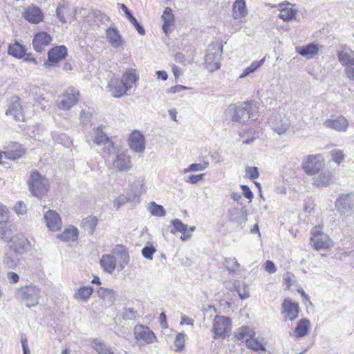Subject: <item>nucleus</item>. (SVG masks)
I'll return each mask as SVG.
<instances>
[{
  "mask_svg": "<svg viewBox=\"0 0 354 354\" xmlns=\"http://www.w3.org/2000/svg\"><path fill=\"white\" fill-rule=\"evenodd\" d=\"M97 294L102 300V305L105 308L111 306L116 300V294L112 289L100 287L97 290Z\"/></svg>",
  "mask_w": 354,
  "mask_h": 354,
  "instance_id": "obj_25",
  "label": "nucleus"
},
{
  "mask_svg": "<svg viewBox=\"0 0 354 354\" xmlns=\"http://www.w3.org/2000/svg\"><path fill=\"white\" fill-rule=\"evenodd\" d=\"M268 124L274 132L282 135L289 129L290 121L286 115L276 114L269 119Z\"/></svg>",
  "mask_w": 354,
  "mask_h": 354,
  "instance_id": "obj_10",
  "label": "nucleus"
},
{
  "mask_svg": "<svg viewBox=\"0 0 354 354\" xmlns=\"http://www.w3.org/2000/svg\"><path fill=\"white\" fill-rule=\"evenodd\" d=\"M41 297V290L35 285L21 287L17 292V298L28 308L37 306Z\"/></svg>",
  "mask_w": 354,
  "mask_h": 354,
  "instance_id": "obj_2",
  "label": "nucleus"
},
{
  "mask_svg": "<svg viewBox=\"0 0 354 354\" xmlns=\"http://www.w3.org/2000/svg\"><path fill=\"white\" fill-rule=\"evenodd\" d=\"M8 53L16 58H21L26 54V48L19 43L15 42L14 44L9 46Z\"/></svg>",
  "mask_w": 354,
  "mask_h": 354,
  "instance_id": "obj_46",
  "label": "nucleus"
},
{
  "mask_svg": "<svg viewBox=\"0 0 354 354\" xmlns=\"http://www.w3.org/2000/svg\"><path fill=\"white\" fill-rule=\"evenodd\" d=\"M91 113L88 110H82L80 113V120L84 124H87L91 119Z\"/></svg>",
  "mask_w": 354,
  "mask_h": 354,
  "instance_id": "obj_63",
  "label": "nucleus"
},
{
  "mask_svg": "<svg viewBox=\"0 0 354 354\" xmlns=\"http://www.w3.org/2000/svg\"><path fill=\"white\" fill-rule=\"evenodd\" d=\"M212 332L214 333L213 337L225 338L230 335L232 324L230 318L225 316L216 315L212 322Z\"/></svg>",
  "mask_w": 354,
  "mask_h": 354,
  "instance_id": "obj_5",
  "label": "nucleus"
},
{
  "mask_svg": "<svg viewBox=\"0 0 354 354\" xmlns=\"http://www.w3.org/2000/svg\"><path fill=\"white\" fill-rule=\"evenodd\" d=\"M279 11L278 17L284 21H291L297 15V10L290 7L289 3L286 5L279 4Z\"/></svg>",
  "mask_w": 354,
  "mask_h": 354,
  "instance_id": "obj_35",
  "label": "nucleus"
},
{
  "mask_svg": "<svg viewBox=\"0 0 354 354\" xmlns=\"http://www.w3.org/2000/svg\"><path fill=\"white\" fill-rule=\"evenodd\" d=\"M241 188L242 189L243 196L250 201H252L254 197V194L250 190V187L246 185H241Z\"/></svg>",
  "mask_w": 354,
  "mask_h": 354,
  "instance_id": "obj_62",
  "label": "nucleus"
},
{
  "mask_svg": "<svg viewBox=\"0 0 354 354\" xmlns=\"http://www.w3.org/2000/svg\"><path fill=\"white\" fill-rule=\"evenodd\" d=\"M245 175L251 180L258 178L259 176V169L257 167L248 166L245 167Z\"/></svg>",
  "mask_w": 354,
  "mask_h": 354,
  "instance_id": "obj_54",
  "label": "nucleus"
},
{
  "mask_svg": "<svg viewBox=\"0 0 354 354\" xmlns=\"http://www.w3.org/2000/svg\"><path fill=\"white\" fill-rule=\"evenodd\" d=\"M127 19H129V21L135 26V28H136L138 32L141 35H143L145 34V29L143 28L142 26H141L139 23L138 22V21L136 20V19L131 15H129V17H127Z\"/></svg>",
  "mask_w": 354,
  "mask_h": 354,
  "instance_id": "obj_58",
  "label": "nucleus"
},
{
  "mask_svg": "<svg viewBox=\"0 0 354 354\" xmlns=\"http://www.w3.org/2000/svg\"><path fill=\"white\" fill-rule=\"evenodd\" d=\"M30 192L37 198H41L48 191V180L38 171H34L30 174L28 181Z\"/></svg>",
  "mask_w": 354,
  "mask_h": 354,
  "instance_id": "obj_4",
  "label": "nucleus"
},
{
  "mask_svg": "<svg viewBox=\"0 0 354 354\" xmlns=\"http://www.w3.org/2000/svg\"><path fill=\"white\" fill-rule=\"evenodd\" d=\"M335 207L337 211L343 212L350 211L353 207V194H341L335 202Z\"/></svg>",
  "mask_w": 354,
  "mask_h": 354,
  "instance_id": "obj_26",
  "label": "nucleus"
},
{
  "mask_svg": "<svg viewBox=\"0 0 354 354\" xmlns=\"http://www.w3.org/2000/svg\"><path fill=\"white\" fill-rule=\"evenodd\" d=\"M171 223L173 226L171 233H182V236L180 238L182 241H186L192 237V234L187 232V225L183 223L178 218L173 219Z\"/></svg>",
  "mask_w": 354,
  "mask_h": 354,
  "instance_id": "obj_30",
  "label": "nucleus"
},
{
  "mask_svg": "<svg viewBox=\"0 0 354 354\" xmlns=\"http://www.w3.org/2000/svg\"><path fill=\"white\" fill-rule=\"evenodd\" d=\"M345 76L350 80L354 82V65H351L344 68Z\"/></svg>",
  "mask_w": 354,
  "mask_h": 354,
  "instance_id": "obj_64",
  "label": "nucleus"
},
{
  "mask_svg": "<svg viewBox=\"0 0 354 354\" xmlns=\"http://www.w3.org/2000/svg\"><path fill=\"white\" fill-rule=\"evenodd\" d=\"M10 248L16 253L22 254L28 252L30 245L27 238L24 236H14L10 240Z\"/></svg>",
  "mask_w": 354,
  "mask_h": 354,
  "instance_id": "obj_18",
  "label": "nucleus"
},
{
  "mask_svg": "<svg viewBox=\"0 0 354 354\" xmlns=\"http://www.w3.org/2000/svg\"><path fill=\"white\" fill-rule=\"evenodd\" d=\"M310 239L316 250L328 248L330 247V238L326 234L322 232L321 225L315 226L312 229Z\"/></svg>",
  "mask_w": 354,
  "mask_h": 354,
  "instance_id": "obj_8",
  "label": "nucleus"
},
{
  "mask_svg": "<svg viewBox=\"0 0 354 354\" xmlns=\"http://www.w3.org/2000/svg\"><path fill=\"white\" fill-rule=\"evenodd\" d=\"M227 269L230 272H236L240 268V264L235 258H229L225 260Z\"/></svg>",
  "mask_w": 354,
  "mask_h": 354,
  "instance_id": "obj_53",
  "label": "nucleus"
},
{
  "mask_svg": "<svg viewBox=\"0 0 354 354\" xmlns=\"http://www.w3.org/2000/svg\"><path fill=\"white\" fill-rule=\"evenodd\" d=\"M297 53L307 59H311L319 53V46L315 44H309L297 48Z\"/></svg>",
  "mask_w": 354,
  "mask_h": 354,
  "instance_id": "obj_36",
  "label": "nucleus"
},
{
  "mask_svg": "<svg viewBox=\"0 0 354 354\" xmlns=\"http://www.w3.org/2000/svg\"><path fill=\"white\" fill-rule=\"evenodd\" d=\"M332 160L339 165L344 159L345 155L342 150L334 149L330 151Z\"/></svg>",
  "mask_w": 354,
  "mask_h": 354,
  "instance_id": "obj_52",
  "label": "nucleus"
},
{
  "mask_svg": "<svg viewBox=\"0 0 354 354\" xmlns=\"http://www.w3.org/2000/svg\"><path fill=\"white\" fill-rule=\"evenodd\" d=\"M135 339L138 342L149 344L155 342L157 339L153 332L147 326L136 325L133 329Z\"/></svg>",
  "mask_w": 354,
  "mask_h": 354,
  "instance_id": "obj_12",
  "label": "nucleus"
},
{
  "mask_svg": "<svg viewBox=\"0 0 354 354\" xmlns=\"http://www.w3.org/2000/svg\"><path fill=\"white\" fill-rule=\"evenodd\" d=\"M12 146L18 147L15 151H0V163L3 157L8 160H15L20 158L25 153L24 149L20 144H13Z\"/></svg>",
  "mask_w": 354,
  "mask_h": 354,
  "instance_id": "obj_38",
  "label": "nucleus"
},
{
  "mask_svg": "<svg viewBox=\"0 0 354 354\" xmlns=\"http://www.w3.org/2000/svg\"><path fill=\"white\" fill-rule=\"evenodd\" d=\"M246 344L248 347L253 351H266V348L263 343V339H259V338H255L252 336L247 340Z\"/></svg>",
  "mask_w": 354,
  "mask_h": 354,
  "instance_id": "obj_49",
  "label": "nucleus"
},
{
  "mask_svg": "<svg viewBox=\"0 0 354 354\" xmlns=\"http://www.w3.org/2000/svg\"><path fill=\"white\" fill-rule=\"evenodd\" d=\"M281 313L285 320H295L298 317L299 304L290 299H285L281 304Z\"/></svg>",
  "mask_w": 354,
  "mask_h": 354,
  "instance_id": "obj_15",
  "label": "nucleus"
},
{
  "mask_svg": "<svg viewBox=\"0 0 354 354\" xmlns=\"http://www.w3.org/2000/svg\"><path fill=\"white\" fill-rule=\"evenodd\" d=\"M232 13L235 19L246 16L248 12L245 1L244 0H236L233 4Z\"/></svg>",
  "mask_w": 354,
  "mask_h": 354,
  "instance_id": "obj_39",
  "label": "nucleus"
},
{
  "mask_svg": "<svg viewBox=\"0 0 354 354\" xmlns=\"http://www.w3.org/2000/svg\"><path fill=\"white\" fill-rule=\"evenodd\" d=\"M337 58L342 66L354 65V51L347 46H342L337 51Z\"/></svg>",
  "mask_w": 354,
  "mask_h": 354,
  "instance_id": "obj_22",
  "label": "nucleus"
},
{
  "mask_svg": "<svg viewBox=\"0 0 354 354\" xmlns=\"http://www.w3.org/2000/svg\"><path fill=\"white\" fill-rule=\"evenodd\" d=\"M9 219V210L4 205L0 203V223H8Z\"/></svg>",
  "mask_w": 354,
  "mask_h": 354,
  "instance_id": "obj_55",
  "label": "nucleus"
},
{
  "mask_svg": "<svg viewBox=\"0 0 354 354\" xmlns=\"http://www.w3.org/2000/svg\"><path fill=\"white\" fill-rule=\"evenodd\" d=\"M205 176V174H193L187 176V179H185V182L190 183L192 184H196L198 183L201 180H203L204 178V176Z\"/></svg>",
  "mask_w": 354,
  "mask_h": 354,
  "instance_id": "obj_60",
  "label": "nucleus"
},
{
  "mask_svg": "<svg viewBox=\"0 0 354 354\" xmlns=\"http://www.w3.org/2000/svg\"><path fill=\"white\" fill-rule=\"evenodd\" d=\"M111 162L114 169L118 171H127L132 168L131 158L127 151H118Z\"/></svg>",
  "mask_w": 354,
  "mask_h": 354,
  "instance_id": "obj_9",
  "label": "nucleus"
},
{
  "mask_svg": "<svg viewBox=\"0 0 354 354\" xmlns=\"http://www.w3.org/2000/svg\"><path fill=\"white\" fill-rule=\"evenodd\" d=\"M230 221L238 225H242L248 220V212L245 207L240 209L233 208L229 211Z\"/></svg>",
  "mask_w": 354,
  "mask_h": 354,
  "instance_id": "obj_29",
  "label": "nucleus"
},
{
  "mask_svg": "<svg viewBox=\"0 0 354 354\" xmlns=\"http://www.w3.org/2000/svg\"><path fill=\"white\" fill-rule=\"evenodd\" d=\"M265 60L266 57H263L259 61L252 62L248 67L243 70V73L240 75L239 78H244L245 77L249 75L250 73L256 71L259 68L261 67V66L263 64Z\"/></svg>",
  "mask_w": 354,
  "mask_h": 354,
  "instance_id": "obj_47",
  "label": "nucleus"
},
{
  "mask_svg": "<svg viewBox=\"0 0 354 354\" xmlns=\"http://www.w3.org/2000/svg\"><path fill=\"white\" fill-rule=\"evenodd\" d=\"M222 47L219 45L209 46L207 50L205 57V67L210 71L214 72L220 68Z\"/></svg>",
  "mask_w": 354,
  "mask_h": 354,
  "instance_id": "obj_6",
  "label": "nucleus"
},
{
  "mask_svg": "<svg viewBox=\"0 0 354 354\" xmlns=\"http://www.w3.org/2000/svg\"><path fill=\"white\" fill-rule=\"evenodd\" d=\"M225 115L227 119L232 121L245 122L250 118L256 117L255 108L248 102L230 104L225 110Z\"/></svg>",
  "mask_w": 354,
  "mask_h": 354,
  "instance_id": "obj_1",
  "label": "nucleus"
},
{
  "mask_svg": "<svg viewBox=\"0 0 354 354\" xmlns=\"http://www.w3.org/2000/svg\"><path fill=\"white\" fill-rule=\"evenodd\" d=\"M162 19L164 21L162 30L165 33L167 34L174 21V16L170 8H166L165 9L162 15Z\"/></svg>",
  "mask_w": 354,
  "mask_h": 354,
  "instance_id": "obj_45",
  "label": "nucleus"
},
{
  "mask_svg": "<svg viewBox=\"0 0 354 354\" xmlns=\"http://www.w3.org/2000/svg\"><path fill=\"white\" fill-rule=\"evenodd\" d=\"M121 80L123 82L128 90L131 89L138 80V77L136 73V70L128 69L123 74Z\"/></svg>",
  "mask_w": 354,
  "mask_h": 354,
  "instance_id": "obj_40",
  "label": "nucleus"
},
{
  "mask_svg": "<svg viewBox=\"0 0 354 354\" xmlns=\"http://www.w3.org/2000/svg\"><path fill=\"white\" fill-rule=\"evenodd\" d=\"M74 8L68 3H63L59 5L56 10V14L58 19L64 24L73 18L74 16Z\"/></svg>",
  "mask_w": 354,
  "mask_h": 354,
  "instance_id": "obj_31",
  "label": "nucleus"
},
{
  "mask_svg": "<svg viewBox=\"0 0 354 354\" xmlns=\"http://www.w3.org/2000/svg\"><path fill=\"white\" fill-rule=\"evenodd\" d=\"M6 115L12 117L15 121L24 120V111L20 99L18 97L14 96L10 99Z\"/></svg>",
  "mask_w": 354,
  "mask_h": 354,
  "instance_id": "obj_13",
  "label": "nucleus"
},
{
  "mask_svg": "<svg viewBox=\"0 0 354 354\" xmlns=\"http://www.w3.org/2000/svg\"><path fill=\"white\" fill-rule=\"evenodd\" d=\"M310 321L306 318L300 319L295 330V335L301 337L306 335L310 328Z\"/></svg>",
  "mask_w": 354,
  "mask_h": 354,
  "instance_id": "obj_43",
  "label": "nucleus"
},
{
  "mask_svg": "<svg viewBox=\"0 0 354 354\" xmlns=\"http://www.w3.org/2000/svg\"><path fill=\"white\" fill-rule=\"evenodd\" d=\"M135 183L136 184V189L135 191H133L132 195L129 194L127 197L121 196L114 201V206L116 207L117 209H118L120 207V206L127 201H133L136 198L139 197L142 194V189L143 186L142 181L138 180L137 181L135 182Z\"/></svg>",
  "mask_w": 354,
  "mask_h": 354,
  "instance_id": "obj_28",
  "label": "nucleus"
},
{
  "mask_svg": "<svg viewBox=\"0 0 354 354\" xmlns=\"http://www.w3.org/2000/svg\"><path fill=\"white\" fill-rule=\"evenodd\" d=\"M324 166V160L321 155H309L303 162L302 167L308 175H315Z\"/></svg>",
  "mask_w": 354,
  "mask_h": 354,
  "instance_id": "obj_7",
  "label": "nucleus"
},
{
  "mask_svg": "<svg viewBox=\"0 0 354 354\" xmlns=\"http://www.w3.org/2000/svg\"><path fill=\"white\" fill-rule=\"evenodd\" d=\"M332 173L329 170L322 169L314 176L313 184L317 187H327L332 181Z\"/></svg>",
  "mask_w": 354,
  "mask_h": 354,
  "instance_id": "obj_27",
  "label": "nucleus"
},
{
  "mask_svg": "<svg viewBox=\"0 0 354 354\" xmlns=\"http://www.w3.org/2000/svg\"><path fill=\"white\" fill-rule=\"evenodd\" d=\"M47 227L53 232L60 230L62 225V221L59 214L55 210L46 211L44 216Z\"/></svg>",
  "mask_w": 354,
  "mask_h": 354,
  "instance_id": "obj_17",
  "label": "nucleus"
},
{
  "mask_svg": "<svg viewBox=\"0 0 354 354\" xmlns=\"http://www.w3.org/2000/svg\"><path fill=\"white\" fill-rule=\"evenodd\" d=\"M190 89H191L190 87H187V86H183V85L178 84V85H175L174 86L170 87L167 91V93H179V92H181L183 91H185V90H190Z\"/></svg>",
  "mask_w": 354,
  "mask_h": 354,
  "instance_id": "obj_61",
  "label": "nucleus"
},
{
  "mask_svg": "<svg viewBox=\"0 0 354 354\" xmlns=\"http://www.w3.org/2000/svg\"><path fill=\"white\" fill-rule=\"evenodd\" d=\"M52 41L50 35L46 32L37 33L32 40L33 48L37 52H41Z\"/></svg>",
  "mask_w": 354,
  "mask_h": 354,
  "instance_id": "obj_23",
  "label": "nucleus"
},
{
  "mask_svg": "<svg viewBox=\"0 0 354 354\" xmlns=\"http://www.w3.org/2000/svg\"><path fill=\"white\" fill-rule=\"evenodd\" d=\"M90 346L98 354H113L112 348L100 339H91Z\"/></svg>",
  "mask_w": 354,
  "mask_h": 354,
  "instance_id": "obj_32",
  "label": "nucleus"
},
{
  "mask_svg": "<svg viewBox=\"0 0 354 354\" xmlns=\"http://www.w3.org/2000/svg\"><path fill=\"white\" fill-rule=\"evenodd\" d=\"M254 335V332L252 328L248 326H243L237 328L234 331V336L238 340L245 341Z\"/></svg>",
  "mask_w": 354,
  "mask_h": 354,
  "instance_id": "obj_42",
  "label": "nucleus"
},
{
  "mask_svg": "<svg viewBox=\"0 0 354 354\" xmlns=\"http://www.w3.org/2000/svg\"><path fill=\"white\" fill-rule=\"evenodd\" d=\"M104 128L105 127L103 125L93 128L92 130V140L97 146L103 147V153L105 155L111 156L116 153L117 147L104 131Z\"/></svg>",
  "mask_w": 354,
  "mask_h": 354,
  "instance_id": "obj_3",
  "label": "nucleus"
},
{
  "mask_svg": "<svg viewBox=\"0 0 354 354\" xmlns=\"http://www.w3.org/2000/svg\"><path fill=\"white\" fill-rule=\"evenodd\" d=\"M111 254L115 257L116 263H118L120 270L124 269L129 261L128 252L122 245H116L113 248Z\"/></svg>",
  "mask_w": 354,
  "mask_h": 354,
  "instance_id": "obj_24",
  "label": "nucleus"
},
{
  "mask_svg": "<svg viewBox=\"0 0 354 354\" xmlns=\"http://www.w3.org/2000/svg\"><path fill=\"white\" fill-rule=\"evenodd\" d=\"M147 209L151 214L155 216L162 217L166 214L164 207L153 201L148 204Z\"/></svg>",
  "mask_w": 354,
  "mask_h": 354,
  "instance_id": "obj_48",
  "label": "nucleus"
},
{
  "mask_svg": "<svg viewBox=\"0 0 354 354\" xmlns=\"http://www.w3.org/2000/svg\"><path fill=\"white\" fill-rule=\"evenodd\" d=\"M67 55V48L64 46H59L51 48L48 53V62L44 64L45 67H48L51 63H57L64 59Z\"/></svg>",
  "mask_w": 354,
  "mask_h": 354,
  "instance_id": "obj_20",
  "label": "nucleus"
},
{
  "mask_svg": "<svg viewBox=\"0 0 354 354\" xmlns=\"http://www.w3.org/2000/svg\"><path fill=\"white\" fill-rule=\"evenodd\" d=\"M232 283L235 290L237 292L241 299H246L250 297V293L245 288L242 291L241 290L239 281H233Z\"/></svg>",
  "mask_w": 354,
  "mask_h": 354,
  "instance_id": "obj_56",
  "label": "nucleus"
},
{
  "mask_svg": "<svg viewBox=\"0 0 354 354\" xmlns=\"http://www.w3.org/2000/svg\"><path fill=\"white\" fill-rule=\"evenodd\" d=\"M127 86L124 85L121 79H112L108 84V91L114 97H121L128 91Z\"/></svg>",
  "mask_w": 354,
  "mask_h": 354,
  "instance_id": "obj_21",
  "label": "nucleus"
},
{
  "mask_svg": "<svg viewBox=\"0 0 354 354\" xmlns=\"http://www.w3.org/2000/svg\"><path fill=\"white\" fill-rule=\"evenodd\" d=\"M174 345L176 347V351H180L185 346V335L179 333L176 335Z\"/></svg>",
  "mask_w": 354,
  "mask_h": 354,
  "instance_id": "obj_59",
  "label": "nucleus"
},
{
  "mask_svg": "<svg viewBox=\"0 0 354 354\" xmlns=\"http://www.w3.org/2000/svg\"><path fill=\"white\" fill-rule=\"evenodd\" d=\"M79 92L77 91L75 88L68 89L59 96L57 100V106L63 110H68L77 102Z\"/></svg>",
  "mask_w": 354,
  "mask_h": 354,
  "instance_id": "obj_11",
  "label": "nucleus"
},
{
  "mask_svg": "<svg viewBox=\"0 0 354 354\" xmlns=\"http://www.w3.org/2000/svg\"><path fill=\"white\" fill-rule=\"evenodd\" d=\"M324 126L338 132H346L348 128L349 123L345 117L339 115L326 120L324 122Z\"/></svg>",
  "mask_w": 354,
  "mask_h": 354,
  "instance_id": "obj_16",
  "label": "nucleus"
},
{
  "mask_svg": "<svg viewBox=\"0 0 354 354\" xmlns=\"http://www.w3.org/2000/svg\"><path fill=\"white\" fill-rule=\"evenodd\" d=\"M209 166V162H205L203 163H192L188 167L183 169V173L194 172L198 171H203Z\"/></svg>",
  "mask_w": 354,
  "mask_h": 354,
  "instance_id": "obj_51",
  "label": "nucleus"
},
{
  "mask_svg": "<svg viewBox=\"0 0 354 354\" xmlns=\"http://www.w3.org/2000/svg\"><path fill=\"white\" fill-rule=\"evenodd\" d=\"M97 223V219L95 216H88L82 222V227L84 230L88 232L90 234H92L96 227Z\"/></svg>",
  "mask_w": 354,
  "mask_h": 354,
  "instance_id": "obj_50",
  "label": "nucleus"
},
{
  "mask_svg": "<svg viewBox=\"0 0 354 354\" xmlns=\"http://www.w3.org/2000/svg\"><path fill=\"white\" fill-rule=\"evenodd\" d=\"M79 235L78 230L73 225H70L64 229V232L57 235V238L62 241H75L77 239Z\"/></svg>",
  "mask_w": 354,
  "mask_h": 354,
  "instance_id": "obj_37",
  "label": "nucleus"
},
{
  "mask_svg": "<svg viewBox=\"0 0 354 354\" xmlns=\"http://www.w3.org/2000/svg\"><path fill=\"white\" fill-rule=\"evenodd\" d=\"M23 16L26 20L33 24H39L44 20L43 12L41 9L36 6H31L26 8L23 12Z\"/></svg>",
  "mask_w": 354,
  "mask_h": 354,
  "instance_id": "obj_19",
  "label": "nucleus"
},
{
  "mask_svg": "<svg viewBox=\"0 0 354 354\" xmlns=\"http://www.w3.org/2000/svg\"><path fill=\"white\" fill-rule=\"evenodd\" d=\"M156 251V250L153 246H145L142 250V255L148 260H152L153 254Z\"/></svg>",
  "mask_w": 354,
  "mask_h": 354,
  "instance_id": "obj_57",
  "label": "nucleus"
},
{
  "mask_svg": "<svg viewBox=\"0 0 354 354\" xmlns=\"http://www.w3.org/2000/svg\"><path fill=\"white\" fill-rule=\"evenodd\" d=\"M106 35L113 47L119 48L123 46L124 41L122 40L119 31L115 28H109L106 30Z\"/></svg>",
  "mask_w": 354,
  "mask_h": 354,
  "instance_id": "obj_33",
  "label": "nucleus"
},
{
  "mask_svg": "<svg viewBox=\"0 0 354 354\" xmlns=\"http://www.w3.org/2000/svg\"><path fill=\"white\" fill-rule=\"evenodd\" d=\"M12 225L8 223H0V239L9 242L12 236Z\"/></svg>",
  "mask_w": 354,
  "mask_h": 354,
  "instance_id": "obj_44",
  "label": "nucleus"
},
{
  "mask_svg": "<svg viewBox=\"0 0 354 354\" xmlns=\"http://www.w3.org/2000/svg\"><path fill=\"white\" fill-rule=\"evenodd\" d=\"M93 292V288L91 286H84L77 289L73 295L76 300L86 301L91 297Z\"/></svg>",
  "mask_w": 354,
  "mask_h": 354,
  "instance_id": "obj_41",
  "label": "nucleus"
},
{
  "mask_svg": "<svg viewBox=\"0 0 354 354\" xmlns=\"http://www.w3.org/2000/svg\"><path fill=\"white\" fill-rule=\"evenodd\" d=\"M101 266L108 273L112 274L117 267L115 257L111 254H104L100 261Z\"/></svg>",
  "mask_w": 354,
  "mask_h": 354,
  "instance_id": "obj_34",
  "label": "nucleus"
},
{
  "mask_svg": "<svg viewBox=\"0 0 354 354\" xmlns=\"http://www.w3.org/2000/svg\"><path fill=\"white\" fill-rule=\"evenodd\" d=\"M128 145L134 152L142 153L145 150V138L138 130H133L128 138Z\"/></svg>",
  "mask_w": 354,
  "mask_h": 354,
  "instance_id": "obj_14",
  "label": "nucleus"
}]
</instances>
